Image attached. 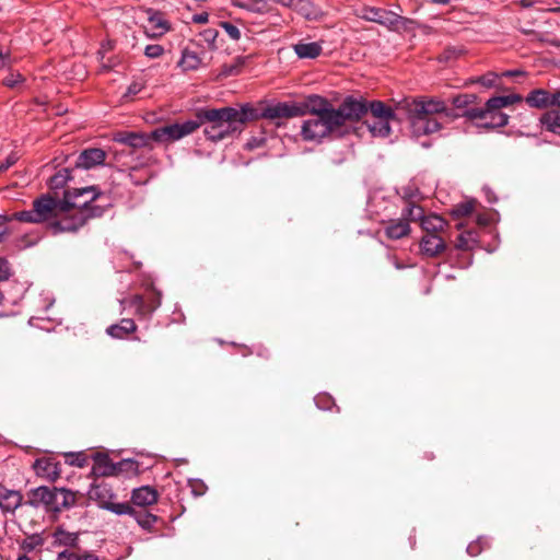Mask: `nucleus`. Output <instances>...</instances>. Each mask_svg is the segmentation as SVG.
<instances>
[{
	"label": "nucleus",
	"mask_w": 560,
	"mask_h": 560,
	"mask_svg": "<svg viewBox=\"0 0 560 560\" xmlns=\"http://www.w3.org/2000/svg\"><path fill=\"white\" fill-rule=\"evenodd\" d=\"M413 136L432 135L441 130L442 119L448 117V108L439 98L413 100L408 109Z\"/></svg>",
	"instance_id": "1"
},
{
	"label": "nucleus",
	"mask_w": 560,
	"mask_h": 560,
	"mask_svg": "<svg viewBox=\"0 0 560 560\" xmlns=\"http://www.w3.org/2000/svg\"><path fill=\"white\" fill-rule=\"evenodd\" d=\"M299 105L305 106L306 114L330 119H348L349 122L360 120L368 109L362 100L352 96L346 97L338 108H334L325 97L315 94L310 95L305 102L299 103Z\"/></svg>",
	"instance_id": "2"
},
{
	"label": "nucleus",
	"mask_w": 560,
	"mask_h": 560,
	"mask_svg": "<svg viewBox=\"0 0 560 560\" xmlns=\"http://www.w3.org/2000/svg\"><path fill=\"white\" fill-rule=\"evenodd\" d=\"M196 122H200V126L207 125L203 133L213 142L241 131L233 107L200 109L197 113Z\"/></svg>",
	"instance_id": "3"
},
{
	"label": "nucleus",
	"mask_w": 560,
	"mask_h": 560,
	"mask_svg": "<svg viewBox=\"0 0 560 560\" xmlns=\"http://www.w3.org/2000/svg\"><path fill=\"white\" fill-rule=\"evenodd\" d=\"M523 97L520 94H510L503 96H493L489 98L483 107L467 108L463 116L479 122L485 128H500L509 122V116L502 112V108L520 103Z\"/></svg>",
	"instance_id": "4"
},
{
	"label": "nucleus",
	"mask_w": 560,
	"mask_h": 560,
	"mask_svg": "<svg viewBox=\"0 0 560 560\" xmlns=\"http://www.w3.org/2000/svg\"><path fill=\"white\" fill-rule=\"evenodd\" d=\"M102 195L103 194L95 186L67 189L61 199L62 206L65 211H75L80 214H88V220L101 217L104 212V207L94 205V202L102 197Z\"/></svg>",
	"instance_id": "5"
},
{
	"label": "nucleus",
	"mask_w": 560,
	"mask_h": 560,
	"mask_svg": "<svg viewBox=\"0 0 560 560\" xmlns=\"http://www.w3.org/2000/svg\"><path fill=\"white\" fill-rule=\"evenodd\" d=\"M62 211H65L62 200L46 194L33 201V208L31 210L15 212L13 213V218L20 222L35 224L47 222L49 224L55 220L56 215L60 212L62 213Z\"/></svg>",
	"instance_id": "6"
},
{
	"label": "nucleus",
	"mask_w": 560,
	"mask_h": 560,
	"mask_svg": "<svg viewBox=\"0 0 560 560\" xmlns=\"http://www.w3.org/2000/svg\"><path fill=\"white\" fill-rule=\"evenodd\" d=\"M359 16L366 21L381 24L393 32L408 31L411 28V25L415 24V21L411 19L404 18L393 11L375 7H363Z\"/></svg>",
	"instance_id": "7"
},
{
	"label": "nucleus",
	"mask_w": 560,
	"mask_h": 560,
	"mask_svg": "<svg viewBox=\"0 0 560 560\" xmlns=\"http://www.w3.org/2000/svg\"><path fill=\"white\" fill-rule=\"evenodd\" d=\"M348 122V119H330L327 117L315 116L303 122L301 136L305 141L318 142Z\"/></svg>",
	"instance_id": "8"
},
{
	"label": "nucleus",
	"mask_w": 560,
	"mask_h": 560,
	"mask_svg": "<svg viewBox=\"0 0 560 560\" xmlns=\"http://www.w3.org/2000/svg\"><path fill=\"white\" fill-rule=\"evenodd\" d=\"M90 500L95 501L100 508L110 511L117 515H125L132 512V506L127 503H116V498L112 486L101 481L93 483L88 492Z\"/></svg>",
	"instance_id": "9"
},
{
	"label": "nucleus",
	"mask_w": 560,
	"mask_h": 560,
	"mask_svg": "<svg viewBox=\"0 0 560 560\" xmlns=\"http://www.w3.org/2000/svg\"><path fill=\"white\" fill-rule=\"evenodd\" d=\"M199 127L200 122H196V120H186L155 128L150 132V137L153 141L170 143L191 135Z\"/></svg>",
	"instance_id": "10"
},
{
	"label": "nucleus",
	"mask_w": 560,
	"mask_h": 560,
	"mask_svg": "<svg viewBox=\"0 0 560 560\" xmlns=\"http://www.w3.org/2000/svg\"><path fill=\"white\" fill-rule=\"evenodd\" d=\"M264 119L276 121L306 115L305 106L296 102H264Z\"/></svg>",
	"instance_id": "11"
},
{
	"label": "nucleus",
	"mask_w": 560,
	"mask_h": 560,
	"mask_svg": "<svg viewBox=\"0 0 560 560\" xmlns=\"http://www.w3.org/2000/svg\"><path fill=\"white\" fill-rule=\"evenodd\" d=\"M404 214L408 215L410 220L420 221V225L425 234H439L447 225V222L442 217L433 213L424 215L423 209L410 201L404 208Z\"/></svg>",
	"instance_id": "12"
},
{
	"label": "nucleus",
	"mask_w": 560,
	"mask_h": 560,
	"mask_svg": "<svg viewBox=\"0 0 560 560\" xmlns=\"http://www.w3.org/2000/svg\"><path fill=\"white\" fill-rule=\"evenodd\" d=\"M88 222V214H80L75 211H62L56 215L47 229L52 235L60 233H75Z\"/></svg>",
	"instance_id": "13"
},
{
	"label": "nucleus",
	"mask_w": 560,
	"mask_h": 560,
	"mask_svg": "<svg viewBox=\"0 0 560 560\" xmlns=\"http://www.w3.org/2000/svg\"><path fill=\"white\" fill-rule=\"evenodd\" d=\"M124 465H133V462H121L119 464H114L109 459V457L105 454H97L94 457V465H93V474L96 476H114L117 475L118 471L121 470V466Z\"/></svg>",
	"instance_id": "14"
},
{
	"label": "nucleus",
	"mask_w": 560,
	"mask_h": 560,
	"mask_svg": "<svg viewBox=\"0 0 560 560\" xmlns=\"http://www.w3.org/2000/svg\"><path fill=\"white\" fill-rule=\"evenodd\" d=\"M121 311L127 308H135V315L140 319H148L152 316V312L144 300V296L140 294H133L119 300Z\"/></svg>",
	"instance_id": "15"
},
{
	"label": "nucleus",
	"mask_w": 560,
	"mask_h": 560,
	"mask_svg": "<svg viewBox=\"0 0 560 560\" xmlns=\"http://www.w3.org/2000/svg\"><path fill=\"white\" fill-rule=\"evenodd\" d=\"M106 160V152L98 148H90L83 150L77 161V167L90 170L92 167L103 165Z\"/></svg>",
	"instance_id": "16"
},
{
	"label": "nucleus",
	"mask_w": 560,
	"mask_h": 560,
	"mask_svg": "<svg viewBox=\"0 0 560 560\" xmlns=\"http://www.w3.org/2000/svg\"><path fill=\"white\" fill-rule=\"evenodd\" d=\"M410 220L408 215L404 214V210L401 211V217L399 219H393L387 222L385 228V234L390 240H399L405 236H408L410 229Z\"/></svg>",
	"instance_id": "17"
},
{
	"label": "nucleus",
	"mask_w": 560,
	"mask_h": 560,
	"mask_svg": "<svg viewBox=\"0 0 560 560\" xmlns=\"http://www.w3.org/2000/svg\"><path fill=\"white\" fill-rule=\"evenodd\" d=\"M148 13V30L151 37H160L171 30L170 22L165 19L164 13L149 9Z\"/></svg>",
	"instance_id": "18"
},
{
	"label": "nucleus",
	"mask_w": 560,
	"mask_h": 560,
	"mask_svg": "<svg viewBox=\"0 0 560 560\" xmlns=\"http://www.w3.org/2000/svg\"><path fill=\"white\" fill-rule=\"evenodd\" d=\"M113 140L130 148L139 149L149 145L152 138L150 133L119 131L113 136Z\"/></svg>",
	"instance_id": "19"
},
{
	"label": "nucleus",
	"mask_w": 560,
	"mask_h": 560,
	"mask_svg": "<svg viewBox=\"0 0 560 560\" xmlns=\"http://www.w3.org/2000/svg\"><path fill=\"white\" fill-rule=\"evenodd\" d=\"M34 469L37 476L49 481H56L61 474L60 464L48 457L36 459L34 463Z\"/></svg>",
	"instance_id": "20"
},
{
	"label": "nucleus",
	"mask_w": 560,
	"mask_h": 560,
	"mask_svg": "<svg viewBox=\"0 0 560 560\" xmlns=\"http://www.w3.org/2000/svg\"><path fill=\"white\" fill-rule=\"evenodd\" d=\"M158 499V491L150 486L136 488L131 492V503L137 506L145 508L155 504Z\"/></svg>",
	"instance_id": "21"
},
{
	"label": "nucleus",
	"mask_w": 560,
	"mask_h": 560,
	"mask_svg": "<svg viewBox=\"0 0 560 560\" xmlns=\"http://www.w3.org/2000/svg\"><path fill=\"white\" fill-rule=\"evenodd\" d=\"M420 248L423 255L435 257L443 253L446 248L444 240L439 234H425L421 242Z\"/></svg>",
	"instance_id": "22"
},
{
	"label": "nucleus",
	"mask_w": 560,
	"mask_h": 560,
	"mask_svg": "<svg viewBox=\"0 0 560 560\" xmlns=\"http://www.w3.org/2000/svg\"><path fill=\"white\" fill-rule=\"evenodd\" d=\"M234 113L241 129L246 121L264 119L261 115L264 113V102L259 103L257 106L246 104L242 106L241 109L234 108Z\"/></svg>",
	"instance_id": "23"
},
{
	"label": "nucleus",
	"mask_w": 560,
	"mask_h": 560,
	"mask_svg": "<svg viewBox=\"0 0 560 560\" xmlns=\"http://www.w3.org/2000/svg\"><path fill=\"white\" fill-rule=\"evenodd\" d=\"M23 495L20 491L0 487V509L14 512L22 504Z\"/></svg>",
	"instance_id": "24"
},
{
	"label": "nucleus",
	"mask_w": 560,
	"mask_h": 560,
	"mask_svg": "<svg viewBox=\"0 0 560 560\" xmlns=\"http://www.w3.org/2000/svg\"><path fill=\"white\" fill-rule=\"evenodd\" d=\"M51 545L54 547L77 548L79 545V534L68 532L62 527L56 528L51 534Z\"/></svg>",
	"instance_id": "25"
},
{
	"label": "nucleus",
	"mask_w": 560,
	"mask_h": 560,
	"mask_svg": "<svg viewBox=\"0 0 560 560\" xmlns=\"http://www.w3.org/2000/svg\"><path fill=\"white\" fill-rule=\"evenodd\" d=\"M55 489L48 487H37L31 491L30 502L31 504L38 506L45 505L48 510L54 509Z\"/></svg>",
	"instance_id": "26"
},
{
	"label": "nucleus",
	"mask_w": 560,
	"mask_h": 560,
	"mask_svg": "<svg viewBox=\"0 0 560 560\" xmlns=\"http://www.w3.org/2000/svg\"><path fill=\"white\" fill-rule=\"evenodd\" d=\"M231 3L236 8L256 14H267L271 12L269 0H231Z\"/></svg>",
	"instance_id": "27"
},
{
	"label": "nucleus",
	"mask_w": 560,
	"mask_h": 560,
	"mask_svg": "<svg viewBox=\"0 0 560 560\" xmlns=\"http://www.w3.org/2000/svg\"><path fill=\"white\" fill-rule=\"evenodd\" d=\"M137 330V325L131 318H122L119 323L107 327L106 332L115 339H124Z\"/></svg>",
	"instance_id": "28"
},
{
	"label": "nucleus",
	"mask_w": 560,
	"mask_h": 560,
	"mask_svg": "<svg viewBox=\"0 0 560 560\" xmlns=\"http://www.w3.org/2000/svg\"><path fill=\"white\" fill-rule=\"evenodd\" d=\"M525 102L533 108L550 107V91L545 89L533 90L527 94Z\"/></svg>",
	"instance_id": "29"
},
{
	"label": "nucleus",
	"mask_w": 560,
	"mask_h": 560,
	"mask_svg": "<svg viewBox=\"0 0 560 560\" xmlns=\"http://www.w3.org/2000/svg\"><path fill=\"white\" fill-rule=\"evenodd\" d=\"M75 503V494L65 488H55L54 509L55 512H60L63 509H69Z\"/></svg>",
	"instance_id": "30"
},
{
	"label": "nucleus",
	"mask_w": 560,
	"mask_h": 560,
	"mask_svg": "<svg viewBox=\"0 0 560 560\" xmlns=\"http://www.w3.org/2000/svg\"><path fill=\"white\" fill-rule=\"evenodd\" d=\"M539 120L545 130L560 136V108L547 110Z\"/></svg>",
	"instance_id": "31"
},
{
	"label": "nucleus",
	"mask_w": 560,
	"mask_h": 560,
	"mask_svg": "<svg viewBox=\"0 0 560 560\" xmlns=\"http://www.w3.org/2000/svg\"><path fill=\"white\" fill-rule=\"evenodd\" d=\"M293 50L301 59H314L318 57L322 51L323 47L319 43L312 42V43H304L300 42L295 45H293Z\"/></svg>",
	"instance_id": "32"
},
{
	"label": "nucleus",
	"mask_w": 560,
	"mask_h": 560,
	"mask_svg": "<svg viewBox=\"0 0 560 560\" xmlns=\"http://www.w3.org/2000/svg\"><path fill=\"white\" fill-rule=\"evenodd\" d=\"M365 106L366 110H370L371 113V119H394L395 114L393 109L389 106H386L381 101H374L371 102L370 105H368L364 101H362ZM368 112H365L366 114Z\"/></svg>",
	"instance_id": "33"
},
{
	"label": "nucleus",
	"mask_w": 560,
	"mask_h": 560,
	"mask_svg": "<svg viewBox=\"0 0 560 560\" xmlns=\"http://www.w3.org/2000/svg\"><path fill=\"white\" fill-rule=\"evenodd\" d=\"M293 9L307 20H317L322 16V11L310 0H298Z\"/></svg>",
	"instance_id": "34"
},
{
	"label": "nucleus",
	"mask_w": 560,
	"mask_h": 560,
	"mask_svg": "<svg viewBox=\"0 0 560 560\" xmlns=\"http://www.w3.org/2000/svg\"><path fill=\"white\" fill-rule=\"evenodd\" d=\"M478 245V235L475 231H465L456 238L455 247L459 250H472Z\"/></svg>",
	"instance_id": "35"
},
{
	"label": "nucleus",
	"mask_w": 560,
	"mask_h": 560,
	"mask_svg": "<svg viewBox=\"0 0 560 560\" xmlns=\"http://www.w3.org/2000/svg\"><path fill=\"white\" fill-rule=\"evenodd\" d=\"M178 66L184 71L197 70L201 66V59L199 58L197 52L185 49L182 52V58L178 61Z\"/></svg>",
	"instance_id": "36"
},
{
	"label": "nucleus",
	"mask_w": 560,
	"mask_h": 560,
	"mask_svg": "<svg viewBox=\"0 0 560 560\" xmlns=\"http://www.w3.org/2000/svg\"><path fill=\"white\" fill-rule=\"evenodd\" d=\"M393 119H369L366 125L374 137H386L390 132V121Z\"/></svg>",
	"instance_id": "37"
},
{
	"label": "nucleus",
	"mask_w": 560,
	"mask_h": 560,
	"mask_svg": "<svg viewBox=\"0 0 560 560\" xmlns=\"http://www.w3.org/2000/svg\"><path fill=\"white\" fill-rule=\"evenodd\" d=\"M125 515H131L137 521L138 525L145 530H151L158 522L156 515L148 512H138L135 508H132L131 513H126Z\"/></svg>",
	"instance_id": "38"
},
{
	"label": "nucleus",
	"mask_w": 560,
	"mask_h": 560,
	"mask_svg": "<svg viewBox=\"0 0 560 560\" xmlns=\"http://www.w3.org/2000/svg\"><path fill=\"white\" fill-rule=\"evenodd\" d=\"M45 540L42 535L39 534H33L31 536H27L21 544V549L25 553H30L34 551L35 549L42 547L44 545Z\"/></svg>",
	"instance_id": "39"
},
{
	"label": "nucleus",
	"mask_w": 560,
	"mask_h": 560,
	"mask_svg": "<svg viewBox=\"0 0 560 560\" xmlns=\"http://www.w3.org/2000/svg\"><path fill=\"white\" fill-rule=\"evenodd\" d=\"M70 178V171L68 168H62L50 177L49 187L51 189H60L68 183Z\"/></svg>",
	"instance_id": "40"
},
{
	"label": "nucleus",
	"mask_w": 560,
	"mask_h": 560,
	"mask_svg": "<svg viewBox=\"0 0 560 560\" xmlns=\"http://www.w3.org/2000/svg\"><path fill=\"white\" fill-rule=\"evenodd\" d=\"M475 209V201L474 200H467L457 203L452 209V215L456 218L467 217L472 213Z\"/></svg>",
	"instance_id": "41"
},
{
	"label": "nucleus",
	"mask_w": 560,
	"mask_h": 560,
	"mask_svg": "<svg viewBox=\"0 0 560 560\" xmlns=\"http://www.w3.org/2000/svg\"><path fill=\"white\" fill-rule=\"evenodd\" d=\"M489 547V540L485 537H479L476 540L471 541L467 546V552L471 557H476L480 555L486 548Z\"/></svg>",
	"instance_id": "42"
},
{
	"label": "nucleus",
	"mask_w": 560,
	"mask_h": 560,
	"mask_svg": "<svg viewBox=\"0 0 560 560\" xmlns=\"http://www.w3.org/2000/svg\"><path fill=\"white\" fill-rule=\"evenodd\" d=\"M499 79V74L495 72H488L483 75H480L476 79H471V83H479L486 88H493L497 84V81Z\"/></svg>",
	"instance_id": "43"
},
{
	"label": "nucleus",
	"mask_w": 560,
	"mask_h": 560,
	"mask_svg": "<svg viewBox=\"0 0 560 560\" xmlns=\"http://www.w3.org/2000/svg\"><path fill=\"white\" fill-rule=\"evenodd\" d=\"M152 314L161 306V293L156 290H152L145 298Z\"/></svg>",
	"instance_id": "44"
},
{
	"label": "nucleus",
	"mask_w": 560,
	"mask_h": 560,
	"mask_svg": "<svg viewBox=\"0 0 560 560\" xmlns=\"http://www.w3.org/2000/svg\"><path fill=\"white\" fill-rule=\"evenodd\" d=\"M315 404L319 409L330 410L335 406L334 399L327 394H319L315 397Z\"/></svg>",
	"instance_id": "45"
},
{
	"label": "nucleus",
	"mask_w": 560,
	"mask_h": 560,
	"mask_svg": "<svg viewBox=\"0 0 560 560\" xmlns=\"http://www.w3.org/2000/svg\"><path fill=\"white\" fill-rule=\"evenodd\" d=\"M220 26L224 30L231 39L238 40L241 38V31L234 24L230 22H221Z\"/></svg>",
	"instance_id": "46"
},
{
	"label": "nucleus",
	"mask_w": 560,
	"mask_h": 560,
	"mask_svg": "<svg viewBox=\"0 0 560 560\" xmlns=\"http://www.w3.org/2000/svg\"><path fill=\"white\" fill-rule=\"evenodd\" d=\"M476 100V95L472 94H460L453 98V104L457 108L466 107Z\"/></svg>",
	"instance_id": "47"
},
{
	"label": "nucleus",
	"mask_w": 560,
	"mask_h": 560,
	"mask_svg": "<svg viewBox=\"0 0 560 560\" xmlns=\"http://www.w3.org/2000/svg\"><path fill=\"white\" fill-rule=\"evenodd\" d=\"M189 487L195 497H201L207 491V486L199 479L189 480Z\"/></svg>",
	"instance_id": "48"
},
{
	"label": "nucleus",
	"mask_w": 560,
	"mask_h": 560,
	"mask_svg": "<svg viewBox=\"0 0 560 560\" xmlns=\"http://www.w3.org/2000/svg\"><path fill=\"white\" fill-rule=\"evenodd\" d=\"M164 54V48L163 46L159 45V44H151V45H148L144 49V55L148 57V58H151V59H155V58H159L161 57L162 55Z\"/></svg>",
	"instance_id": "49"
},
{
	"label": "nucleus",
	"mask_w": 560,
	"mask_h": 560,
	"mask_svg": "<svg viewBox=\"0 0 560 560\" xmlns=\"http://www.w3.org/2000/svg\"><path fill=\"white\" fill-rule=\"evenodd\" d=\"M66 457H67V463L72 466L84 467V465H85V457L82 453H78V454L70 453V454H67Z\"/></svg>",
	"instance_id": "50"
},
{
	"label": "nucleus",
	"mask_w": 560,
	"mask_h": 560,
	"mask_svg": "<svg viewBox=\"0 0 560 560\" xmlns=\"http://www.w3.org/2000/svg\"><path fill=\"white\" fill-rule=\"evenodd\" d=\"M23 82V77L20 73H10L4 78L3 84L8 88H15L19 83Z\"/></svg>",
	"instance_id": "51"
},
{
	"label": "nucleus",
	"mask_w": 560,
	"mask_h": 560,
	"mask_svg": "<svg viewBox=\"0 0 560 560\" xmlns=\"http://www.w3.org/2000/svg\"><path fill=\"white\" fill-rule=\"evenodd\" d=\"M11 277L10 264L7 259L0 257V281H5Z\"/></svg>",
	"instance_id": "52"
},
{
	"label": "nucleus",
	"mask_w": 560,
	"mask_h": 560,
	"mask_svg": "<svg viewBox=\"0 0 560 560\" xmlns=\"http://www.w3.org/2000/svg\"><path fill=\"white\" fill-rule=\"evenodd\" d=\"M58 560H81V553L66 549L58 553Z\"/></svg>",
	"instance_id": "53"
},
{
	"label": "nucleus",
	"mask_w": 560,
	"mask_h": 560,
	"mask_svg": "<svg viewBox=\"0 0 560 560\" xmlns=\"http://www.w3.org/2000/svg\"><path fill=\"white\" fill-rule=\"evenodd\" d=\"M144 89V83L143 82H132L128 89H127V92L125 94V96H132V95H137L138 93H140L142 90Z\"/></svg>",
	"instance_id": "54"
},
{
	"label": "nucleus",
	"mask_w": 560,
	"mask_h": 560,
	"mask_svg": "<svg viewBox=\"0 0 560 560\" xmlns=\"http://www.w3.org/2000/svg\"><path fill=\"white\" fill-rule=\"evenodd\" d=\"M252 353H255L258 357H261L264 359H269L270 358L269 349L264 347L262 345L255 346L254 349L252 350Z\"/></svg>",
	"instance_id": "55"
},
{
	"label": "nucleus",
	"mask_w": 560,
	"mask_h": 560,
	"mask_svg": "<svg viewBox=\"0 0 560 560\" xmlns=\"http://www.w3.org/2000/svg\"><path fill=\"white\" fill-rule=\"evenodd\" d=\"M550 107L560 108V89L550 91Z\"/></svg>",
	"instance_id": "56"
},
{
	"label": "nucleus",
	"mask_w": 560,
	"mask_h": 560,
	"mask_svg": "<svg viewBox=\"0 0 560 560\" xmlns=\"http://www.w3.org/2000/svg\"><path fill=\"white\" fill-rule=\"evenodd\" d=\"M298 0H269V3L271 4V12L273 11L275 9V4L276 3H279L281 4L282 7H287V8H294L295 3H296Z\"/></svg>",
	"instance_id": "57"
},
{
	"label": "nucleus",
	"mask_w": 560,
	"mask_h": 560,
	"mask_svg": "<svg viewBox=\"0 0 560 560\" xmlns=\"http://www.w3.org/2000/svg\"><path fill=\"white\" fill-rule=\"evenodd\" d=\"M81 560H106L105 558H101L92 551H84L81 553Z\"/></svg>",
	"instance_id": "58"
},
{
	"label": "nucleus",
	"mask_w": 560,
	"mask_h": 560,
	"mask_svg": "<svg viewBox=\"0 0 560 560\" xmlns=\"http://www.w3.org/2000/svg\"><path fill=\"white\" fill-rule=\"evenodd\" d=\"M208 19H209L208 13H200V14L194 15L192 21L197 24H205L208 22Z\"/></svg>",
	"instance_id": "59"
},
{
	"label": "nucleus",
	"mask_w": 560,
	"mask_h": 560,
	"mask_svg": "<svg viewBox=\"0 0 560 560\" xmlns=\"http://www.w3.org/2000/svg\"><path fill=\"white\" fill-rule=\"evenodd\" d=\"M203 36L206 38V40L208 42H214V39L217 38L218 36V32L215 30H206L205 33H203Z\"/></svg>",
	"instance_id": "60"
},
{
	"label": "nucleus",
	"mask_w": 560,
	"mask_h": 560,
	"mask_svg": "<svg viewBox=\"0 0 560 560\" xmlns=\"http://www.w3.org/2000/svg\"><path fill=\"white\" fill-rule=\"evenodd\" d=\"M12 220H14L13 214L12 215L0 214V226L4 225L5 223H8Z\"/></svg>",
	"instance_id": "61"
},
{
	"label": "nucleus",
	"mask_w": 560,
	"mask_h": 560,
	"mask_svg": "<svg viewBox=\"0 0 560 560\" xmlns=\"http://www.w3.org/2000/svg\"><path fill=\"white\" fill-rule=\"evenodd\" d=\"M522 72L521 71H517V70H509V71H504L502 73L503 77H514V75H517V74H521Z\"/></svg>",
	"instance_id": "62"
},
{
	"label": "nucleus",
	"mask_w": 560,
	"mask_h": 560,
	"mask_svg": "<svg viewBox=\"0 0 560 560\" xmlns=\"http://www.w3.org/2000/svg\"><path fill=\"white\" fill-rule=\"evenodd\" d=\"M9 58V55L7 54H3L1 50H0V67H3L4 63H5V59Z\"/></svg>",
	"instance_id": "63"
},
{
	"label": "nucleus",
	"mask_w": 560,
	"mask_h": 560,
	"mask_svg": "<svg viewBox=\"0 0 560 560\" xmlns=\"http://www.w3.org/2000/svg\"><path fill=\"white\" fill-rule=\"evenodd\" d=\"M342 161H343V159H342V158H340V159H332V160H331V162H332V164H334V165H339V164H341V163H342Z\"/></svg>",
	"instance_id": "64"
}]
</instances>
